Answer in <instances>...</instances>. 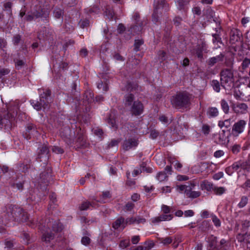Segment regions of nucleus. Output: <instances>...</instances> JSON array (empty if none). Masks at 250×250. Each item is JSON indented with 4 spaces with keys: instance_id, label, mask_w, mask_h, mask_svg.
<instances>
[{
    "instance_id": "1",
    "label": "nucleus",
    "mask_w": 250,
    "mask_h": 250,
    "mask_svg": "<svg viewBox=\"0 0 250 250\" xmlns=\"http://www.w3.org/2000/svg\"><path fill=\"white\" fill-rule=\"evenodd\" d=\"M19 109V102H11L7 107L8 113L7 115L0 119V127H4L5 129L10 128Z\"/></svg>"
},
{
    "instance_id": "2",
    "label": "nucleus",
    "mask_w": 250,
    "mask_h": 250,
    "mask_svg": "<svg viewBox=\"0 0 250 250\" xmlns=\"http://www.w3.org/2000/svg\"><path fill=\"white\" fill-rule=\"evenodd\" d=\"M192 98V95L188 92H181L172 97L171 102L173 106L176 108L187 107L190 104Z\"/></svg>"
},
{
    "instance_id": "3",
    "label": "nucleus",
    "mask_w": 250,
    "mask_h": 250,
    "mask_svg": "<svg viewBox=\"0 0 250 250\" xmlns=\"http://www.w3.org/2000/svg\"><path fill=\"white\" fill-rule=\"evenodd\" d=\"M64 131L65 132V134L63 132H61V134L62 137H63L67 139L65 141L68 145H71L72 144L75 143L77 144V146H81L84 145L85 140L83 136V133L81 128L77 130L78 132L77 136L76 137L75 140H73V141H71V138L72 136L70 134L71 132L70 128L68 127L65 128Z\"/></svg>"
},
{
    "instance_id": "4",
    "label": "nucleus",
    "mask_w": 250,
    "mask_h": 250,
    "mask_svg": "<svg viewBox=\"0 0 250 250\" xmlns=\"http://www.w3.org/2000/svg\"><path fill=\"white\" fill-rule=\"evenodd\" d=\"M222 86L226 89H229L233 85V73L230 68L222 70L220 73Z\"/></svg>"
},
{
    "instance_id": "5",
    "label": "nucleus",
    "mask_w": 250,
    "mask_h": 250,
    "mask_svg": "<svg viewBox=\"0 0 250 250\" xmlns=\"http://www.w3.org/2000/svg\"><path fill=\"white\" fill-rule=\"evenodd\" d=\"M51 95V91L46 89L43 93L40 94V102L36 101H31V104L33 107L37 110H40L42 107L46 108L47 107L48 104L51 101L50 96Z\"/></svg>"
},
{
    "instance_id": "6",
    "label": "nucleus",
    "mask_w": 250,
    "mask_h": 250,
    "mask_svg": "<svg viewBox=\"0 0 250 250\" xmlns=\"http://www.w3.org/2000/svg\"><path fill=\"white\" fill-rule=\"evenodd\" d=\"M154 9L152 14V20L154 22L158 21V13L163 12H166L169 10V6L167 4L165 0H157L154 1Z\"/></svg>"
},
{
    "instance_id": "7",
    "label": "nucleus",
    "mask_w": 250,
    "mask_h": 250,
    "mask_svg": "<svg viewBox=\"0 0 250 250\" xmlns=\"http://www.w3.org/2000/svg\"><path fill=\"white\" fill-rule=\"evenodd\" d=\"M16 210L13 208V211L11 215L15 220L21 222H26L28 219V216L26 212L21 208H15Z\"/></svg>"
},
{
    "instance_id": "8",
    "label": "nucleus",
    "mask_w": 250,
    "mask_h": 250,
    "mask_svg": "<svg viewBox=\"0 0 250 250\" xmlns=\"http://www.w3.org/2000/svg\"><path fill=\"white\" fill-rule=\"evenodd\" d=\"M246 124V121L243 120H240L236 122L232 128V134L235 136H238L239 134L243 133Z\"/></svg>"
},
{
    "instance_id": "9",
    "label": "nucleus",
    "mask_w": 250,
    "mask_h": 250,
    "mask_svg": "<svg viewBox=\"0 0 250 250\" xmlns=\"http://www.w3.org/2000/svg\"><path fill=\"white\" fill-rule=\"evenodd\" d=\"M239 93L235 92L234 96L241 100L250 101V87H245L238 90Z\"/></svg>"
},
{
    "instance_id": "10",
    "label": "nucleus",
    "mask_w": 250,
    "mask_h": 250,
    "mask_svg": "<svg viewBox=\"0 0 250 250\" xmlns=\"http://www.w3.org/2000/svg\"><path fill=\"white\" fill-rule=\"evenodd\" d=\"M129 109L132 115L139 116L143 113L144 106L141 102L136 101L133 103L132 106L129 108Z\"/></svg>"
},
{
    "instance_id": "11",
    "label": "nucleus",
    "mask_w": 250,
    "mask_h": 250,
    "mask_svg": "<svg viewBox=\"0 0 250 250\" xmlns=\"http://www.w3.org/2000/svg\"><path fill=\"white\" fill-rule=\"evenodd\" d=\"M138 143L137 140L135 138H128L125 139L123 144V148L127 151L132 148H135L138 146Z\"/></svg>"
},
{
    "instance_id": "12",
    "label": "nucleus",
    "mask_w": 250,
    "mask_h": 250,
    "mask_svg": "<svg viewBox=\"0 0 250 250\" xmlns=\"http://www.w3.org/2000/svg\"><path fill=\"white\" fill-rule=\"evenodd\" d=\"M207 247L210 250H217L218 245L217 237L213 235H210L206 238Z\"/></svg>"
},
{
    "instance_id": "13",
    "label": "nucleus",
    "mask_w": 250,
    "mask_h": 250,
    "mask_svg": "<svg viewBox=\"0 0 250 250\" xmlns=\"http://www.w3.org/2000/svg\"><path fill=\"white\" fill-rule=\"evenodd\" d=\"M173 218L172 214H162L157 217H153L151 219V223L153 224H157L162 221H169Z\"/></svg>"
},
{
    "instance_id": "14",
    "label": "nucleus",
    "mask_w": 250,
    "mask_h": 250,
    "mask_svg": "<svg viewBox=\"0 0 250 250\" xmlns=\"http://www.w3.org/2000/svg\"><path fill=\"white\" fill-rule=\"evenodd\" d=\"M91 207L92 208H96L97 207V204L96 202V199L94 198H92V201L91 202H89L88 201H83L81 204L79 205V209L80 211L86 210L90 208Z\"/></svg>"
},
{
    "instance_id": "15",
    "label": "nucleus",
    "mask_w": 250,
    "mask_h": 250,
    "mask_svg": "<svg viewBox=\"0 0 250 250\" xmlns=\"http://www.w3.org/2000/svg\"><path fill=\"white\" fill-rule=\"evenodd\" d=\"M38 131L36 130L35 126L31 124H29L27 126L26 132L23 134L24 137L26 139L31 138L32 135H36Z\"/></svg>"
},
{
    "instance_id": "16",
    "label": "nucleus",
    "mask_w": 250,
    "mask_h": 250,
    "mask_svg": "<svg viewBox=\"0 0 250 250\" xmlns=\"http://www.w3.org/2000/svg\"><path fill=\"white\" fill-rule=\"evenodd\" d=\"M195 186V184L193 182L190 183L189 189L186 191V196L190 198H196L200 196L201 193L198 191H192V189Z\"/></svg>"
},
{
    "instance_id": "17",
    "label": "nucleus",
    "mask_w": 250,
    "mask_h": 250,
    "mask_svg": "<svg viewBox=\"0 0 250 250\" xmlns=\"http://www.w3.org/2000/svg\"><path fill=\"white\" fill-rule=\"evenodd\" d=\"M248 106L244 103H239L232 106L234 112L237 114H244L247 112Z\"/></svg>"
},
{
    "instance_id": "18",
    "label": "nucleus",
    "mask_w": 250,
    "mask_h": 250,
    "mask_svg": "<svg viewBox=\"0 0 250 250\" xmlns=\"http://www.w3.org/2000/svg\"><path fill=\"white\" fill-rule=\"evenodd\" d=\"M206 48V43L203 42L201 44L198 45L194 49H193L192 53L195 54L197 56L198 58L201 60L203 58V52Z\"/></svg>"
},
{
    "instance_id": "19",
    "label": "nucleus",
    "mask_w": 250,
    "mask_h": 250,
    "mask_svg": "<svg viewBox=\"0 0 250 250\" xmlns=\"http://www.w3.org/2000/svg\"><path fill=\"white\" fill-rule=\"evenodd\" d=\"M136 101L134 100V96L132 94L128 93L125 96L124 103L126 108H130L133 103Z\"/></svg>"
},
{
    "instance_id": "20",
    "label": "nucleus",
    "mask_w": 250,
    "mask_h": 250,
    "mask_svg": "<svg viewBox=\"0 0 250 250\" xmlns=\"http://www.w3.org/2000/svg\"><path fill=\"white\" fill-rule=\"evenodd\" d=\"M14 62L17 69H20L25 64L24 56L23 55L21 56L20 53H18L17 56L14 58Z\"/></svg>"
},
{
    "instance_id": "21",
    "label": "nucleus",
    "mask_w": 250,
    "mask_h": 250,
    "mask_svg": "<svg viewBox=\"0 0 250 250\" xmlns=\"http://www.w3.org/2000/svg\"><path fill=\"white\" fill-rule=\"evenodd\" d=\"M224 58V55L222 53L220 54L215 57H213L209 58L208 61V64L210 66L214 65L215 63L218 62H222Z\"/></svg>"
},
{
    "instance_id": "22",
    "label": "nucleus",
    "mask_w": 250,
    "mask_h": 250,
    "mask_svg": "<svg viewBox=\"0 0 250 250\" xmlns=\"http://www.w3.org/2000/svg\"><path fill=\"white\" fill-rule=\"evenodd\" d=\"M126 226L125 220L123 217H119L112 224V227L115 229H124Z\"/></svg>"
},
{
    "instance_id": "23",
    "label": "nucleus",
    "mask_w": 250,
    "mask_h": 250,
    "mask_svg": "<svg viewBox=\"0 0 250 250\" xmlns=\"http://www.w3.org/2000/svg\"><path fill=\"white\" fill-rule=\"evenodd\" d=\"M49 148L46 145H43L41 148L39 152L38 157L39 158H44L45 161L47 160L49 158Z\"/></svg>"
},
{
    "instance_id": "24",
    "label": "nucleus",
    "mask_w": 250,
    "mask_h": 250,
    "mask_svg": "<svg viewBox=\"0 0 250 250\" xmlns=\"http://www.w3.org/2000/svg\"><path fill=\"white\" fill-rule=\"evenodd\" d=\"M50 221L48 222L47 227L49 228L52 225V230L55 232H59L62 231L63 229L62 225L59 221H55L54 224Z\"/></svg>"
},
{
    "instance_id": "25",
    "label": "nucleus",
    "mask_w": 250,
    "mask_h": 250,
    "mask_svg": "<svg viewBox=\"0 0 250 250\" xmlns=\"http://www.w3.org/2000/svg\"><path fill=\"white\" fill-rule=\"evenodd\" d=\"M213 185L210 182L207 180H204L201 183L200 187L202 190H206L208 191L212 190Z\"/></svg>"
},
{
    "instance_id": "26",
    "label": "nucleus",
    "mask_w": 250,
    "mask_h": 250,
    "mask_svg": "<svg viewBox=\"0 0 250 250\" xmlns=\"http://www.w3.org/2000/svg\"><path fill=\"white\" fill-rule=\"evenodd\" d=\"M229 246V242L225 239H222L218 243L217 250H227Z\"/></svg>"
},
{
    "instance_id": "27",
    "label": "nucleus",
    "mask_w": 250,
    "mask_h": 250,
    "mask_svg": "<svg viewBox=\"0 0 250 250\" xmlns=\"http://www.w3.org/2000/svg\"><path fill=\"white\" fill-rule=\"evenodd\" d=\"M230 167L234 170L237 171L240 167L244 169H247V167L246 166L245 162H242L241 161H238L234 163Z\"/></svg>"
},
{
    "instance_id": "28",
    "label": "nucleus",
    "mask_w": 250,
    "mask_h": 250,
    "mask_svg": "<svg viewBox=\"0 0 250 250\" xmlns=\"http://www.w3.org/2000/svg\"><path fill=\"white\" fill-rule=\"evenodd\" d=\"M219 114V111L216 107H209L207 111V115L210 118H213L217 116Z\"/></svg>"
},
{
    "instance_id": "29",
    "label": "nucleus",
    "mask_w": 250,
    "mask_h": 250,
    "mask_svg": "<svg viewBox=\"0 0 250 250\" xmlns=\"http://www.w3.org/2000/svg\"><path fill=\"white\" fill-rule=\"evenodd\" d=\"M168 161H169L170 163L172 164L175 168L178 170H180L182 167V165L178 161L176 160L175 158L169 157L168 158Z\"/></svg>"
},
{
    "instance_id": "30",
    "label": "nucleus",
    "mask_w": 250,
    "mask_h": 250,
    "mask_svg": "<svg viewBox=\"0 0 250 250\" xmlns=\"http://www.w3.org/2000/svg\"><path fill=\"white\" fill-rule=\"evenodd\" d=\"M42 15V10H38L36 12H33L32 13V15H28L26 16L25 19L26 21H32L34 18H39L41 17Z\"/></svg>"
},
{
    "instance_id": "31",
    "label": "nucleus",
    "mask_w": 250,
    "mask_h": 250,
    "mask_svg": "<svg viewBox=\"0 0 250 250\" xmlns=\"http://www.w3.org/2000/svg\"><path fill=\"white\" fill-rule=\"evenodd\" d=\"M250 65V59L245 58L242 61L241 66L239 67V70L241 72L244 71L248 68Z\"/></svg>"
},
{
    "instance_id": "32",
    "label": "nucleus",
    "mask_w": 250,
    "mask_h": 250,
    "mask_svg": "<svg viewBox=\"0 0 250 250\" xmlns=\"http://www.w3.org/2000/svg\"><path fill=\"white\" fill-rule=\"evenodd\" d=\"M111 197V194L109 191H105L103 192L102 198L100 200H96V202L104 203L105 202V200L110 198Z\"/></svg>"
},
{
    "instance_id": "33",
    "label": "nucleus",
    "mask_w": 250,
    "mask_h": 250,
    "mask_svg": "<svg viewBox=\"0 0 250 250\" xmlns=\"http://www.w3.org/2000/svg\"><path fill=\"white\" fill-rule=\"evenodd\" d=\"M226 188L224 187H213L212 191L217 195H221L226 192Z\"/></svg>"
},
{
    "instance_id": "34",
    "label": "nucleus",
    "mask_w": 250,
    "mask_h": 250,
    "mask_svg": "<svg viewBox=\"0 0 250 250\" xmlns=\"http://www.w3.org/2000/svg\"><path fill=\"white\" fill-rule=\"evenodd\" d=\"M189 186L190 185H177L176 186V190L180 193L184 192L186 194V191L189 189Z\"/></svg>"
},
{
    "instance_id": "35",
    "label": "nucleus",
    "mask_w": 250,
    "mask_h": 250,
    "mask_svg": "<svg viewBox=\"0 0 250 250\" xmlns=\"http://www.w3.org/2000/svg\"><path fill=\"white\" fill-rule=\"evenodd\" d=\"M54 238V235L52 233H44L42 235V241L48 242L51 240H52Z\"/></svg>"
},
{
    "instance_id": "36",
    "label": "nucleus",
    "mask_w": 250,
    "mask_h": 250,
    "mask_svg": "<svg viewBox=\"0 0 250 250\" xmlns=\"http://www.w3.org/2000/svg\"><path fill=\"white\" fill-rule=\"evenodd\" d=\"M221 106L225 113L227 114L229 113V107L228 103L225 100H221Z\"/></svg>"
},
{
    "instance_id": "37",
    "label": "nucleus",
    "mask_w": 250,
    "mask_h": 250,
    "mask_svg": "<svg viewBox=\"0 0 250 250\" xmlns=\"http://www.w3.org/2000/svg\"><path fill=\"white\" fill-rule=\"evenodd\" d=\"M167 176L165 171L159 172L156 175V179L160 182H162L167 179Z\"/></svg>"
},
{
    "instance_id": "38",
    "label": "nucleus",
    "mask_w": 250,
    "mask_h": 250,
    "mask_svg": "<svg viewBox=\"0 0 250 250\" xmlns=\"http://www.w3.org/2000/svg\"><path fill=\"white\" fill-rule=\"evenodd\" d=\"M97 87L99 89H102L104 91H107L108 89V84L106 83H104L102 81H100L97 83Z\"/></svg>"
},
{
    "instance_id": "39",
    "label": "nucleus",
    "mask_w": 250,
    "mask_h": 250,
    "mask_svg": "<svg viewBox=\"0 0 250 250\" xmlns=\"http://www.w3.org/2000/svg\"><path fill=\"white\" fill-rule=\"evenodd\" d=\"M230 119H227L224 121H219L218 122V125L220 128L225 127L227 128L230 126Z\"/></svg>"
},
{
    "instance_id": "40",
    "label": "nucleus",
    "mask_w": 250,
    "mask_h": 250,
    "mask_svg": "<svg viewBox=\"0 0 250 250\" xmlns=\"http://www.w3.org/2000/svg\"><path fill=\"white\" fill-rule=\"evenodd\" d=\"M248 198L247 196H243L241 198V201L238 204L239 208H243L248 204Z\"/></svg>"
},
{
    "instance_id": "41",
    "label": "nucleus",
    "mask_w": 250,
    "mask_h": 250,
    "mask_svg": "<svg viewBox=\"0 0 250 250\" xmlns=\"http://www.w3.org/2000/svg\"><path fill=\"white\" fill-rule=\"evenodd\" d=\"M159 241L164 245H167L172 243V239L170 237L159 238Z\"/></svg>"
},
{
    "instance_id": "42",
    "label": "nucleus",
    "mask_w": 250,
    "mask_h": 250,
    "mask_svg": "<svg viewBox=\"0 0 250 250\" xmlns=\"http://www.w3.org/2000/svg\"><path fill=\"white\" fill-rule=\"evenodd\" d=\"M108 124L111 125L112 127L117 128L116 125V121L114 117L112 114H110L107 119Z\"/></svg>"
},
{
    "instance_id": "43",
    "label": "nucleus",
    "mask_w": 250,
    "mask_h": 250,
    "mask_svg": "<svg viewBox=\"0 0 250 250\" xmlns=\"http://www.w3.org/2000/svg\"><path fill=\"white\" fill-rule=\"evenodd\" d=\"M63 14L62 10L60 8H56L54 11V16L56 19H60Z\"/></svg>"
},
{
    "instance_id": "44",
    "label": "nucleus",
    "mask_w": 250,
    "mask_h": 250,
    "mask_svg": "<svg viewBox=\"0 0 250 250\" xmlns=\"http://www.w3.org/2000/svg\"><path fill=\"white\" fill-rule=\"evenodd\" d=\"M130 245V240L129 239L122 240L120 241L119 246L122 249H125Z\"/></svg>"
},
{
    "instance_id": "45",
    "label": "nucleus",
    "mask_w": 250,
    "mask_h": 250,
    "mask_svg": "<svg viewBox=\"0 0 250 250\" xmlns=\"http://www.w3.org/2000/svg\"><path fill=\"white\" fill-rule=\"evenodd\" d=\"M211 217L214 226L216 227H220L221 223L220 219L215 215H211Z\"/></svg>"
},
{
    "instance_id": "46",
    "label": "nucleus",
    "mask_w": 250,
    "mask_h": 250,
    "mask_svg": "<svg viewBox=\"0 0 250 250\" xmlns=\"http://www.w3.org/2000/svg\"><path fill=\"white\" fill-rule=\"evenodd\" d=\"M12 6V3L10 2H6L4 5V10L7 11V14L9 15V17H11L12 13V10L11 9Z\"/></svg>"
},
{
    "instance_id": "47",
    "label": "nucleus",
    "mask_w": 250,
    "mask_h": 250,
    "mask_svg": "<svg viewBox=\"0 0 250 250\" xmlns=\"http://www.w3.org/2000/svg\"><path fill=\"white\" fill-rule=\"evenodd\" d=\"M211 85L213 89L217 92H219L220 90V85L219 83L217 80H213L211 82Z\"/></svg>"
},
{
    "instance_id": "48",
    "label": "nucleus",
    "mask_w": 250,
    "mask_h": 250,
    "mask_svg": "<svg viewBox=\"0 0 250 250\" xmlns=\"http://www.w3.org/2000/svg\"><path fill=\"white\" fill-rule=\"evenodd\" d=\"M248 236H250V234L248 233H246L245 234H239L237 236V239L239 242H242L245 240L247 241V237Z\"/></svg>"
},
{
    "instance_id": "49",
    "label": "nucleus",
    "mask_w": 250,
    "mask_h": 250,
    "mask_svg": "<svg viewBox=\"0 0 250 250\" xmlns=\"http://www.w3.org/2000/svg\"><path fill=\"white\" fill-rule=\"evenodd\" d=\"M134 207H135V205L134 203L129 202L125 204V207L124 208V209L125 211H131L133 209Z\"/></svg>"
},
{
    "instance_id": "50",
    "label": "nucleus",
    "mask_w": 250,
    "mask_h": 250,
    "mask_svg": "<svg viewBox=\"0 0 250 250\" xmlns=\"http://www.w3.org/2000/svg\"><path fill=\"white\" fill-rule=\"evenodd\" d=\"M141 167L142 171H146L147 173H150L152 172V168L150 167H147L145 163H143L141 165Z\"/></svg>"
},
{
    "instance_id": "51",
    "label": "nucleus",
    "mask_w": 250,
    "mask_h": 250,
    "mask_svg": "<svg viewBox=\"0 0 250 250\" xmlns=\"http://www.w3.org/2000/svg\"><path fill=\"white\" fill-rule=\"evenodd\" d=\"M125 224L126 226L136 224V218L134 217H131L127 218L125 219Z\"/></svg>"
},
{
    "instance_id": "52",
    "label": "nucleus",
    "mask_w": 250,
    "mask_h": 250,
    "mask_svg": "<svg viewBox=\"0 0 250 250\" xmlns=\"http://www.w3.org/2000/svg\"><path fill=\"white\" fill-rule=\"evenodd\" d=\"M202 131L205 135H208L210 132V126L206 124L203 125L202 127Z\"/></svg>"
},
{
    "instance_id": "53",
    "label": "nucleus",
    "mask_w": 250,
    "mask_h": 250,
    "mask_svg": "<svg viewBox=\"0 0 250 250\" xmlns=\"http://www.w3.org/2000/svg\"><path fill=\"white\" fill-rule=\"evenodd\" d=\"M52 150L53 152L57 153V154H62L64 152L63 149H62L60 147L57 146H53L52 147Z\"/></svg>"
},
{
    "instance_id": "54",
    "label": "nucleus",
    "mask_w": 250,
    "mask_h": 250,
    "mask_svg": "<svg viewBox=\"0 0 250 250\" xmlns=\"http://www.w3.org/2000/svg\"><path fill=\"white\" fill-rule=\"evenodd\" d=\"M143 43V42L140 40H136L134 43V49L136 51H138L140 46Z\"/></svg>"
},
{
    "instance_id": "55",
    "label": "nucleus",
    "mask_w": 250,
    "mask_h": 250,
    "mask_svg": "<svg viewBox=\"0 0 250 250\" xmlns=\"http://www.w3.org/2000/svg\"><path fill=\"white\" fill-rule=\"evenodd\" d=\"M161 209L164 214H168L171 212V208L169 206L163 205L162 206Z\"/></svg>"
},
{
    "instance_id": "56",
    "label": "nucleus",
    "mask_w": 250,
    "mask_h": 250,
    "mask_svg": "<svg viewBox=\"0 0 250 250\" xmlns=\"http://www.w3.org/2000/svg\"><path fill=\"white\" fill-rule=\"evenodd\" d=\"M80 26L84 28L87 26H88L89 24V21L88 20L85 19L83 20H81L80 22Z\"/></svg>"
},
{
    "instance_id": "57",
    "label": "nucleus",
    "mask_w": 250,
    "mask_h": 250,
    "mask_svg": "<svg viewBox=\"0 0 250 250\" xmlns=\"http://www.w3.org/2000/svg\"><path fill=\"white\" fill-rule=\"evenodd\" d=\"M240 148H241V146L240 145H234L232 147V148H231L232 152L234 154H237L240 151Z\"/></svg>"
},
{
    "instance_id": "58",
    "label": "nucleus",
    "mask_w": 250,
    "mask_h": 250,
    "mask_svg": "<svg viewBox=\"0 0 250 250\" xmlns=\"http://www.w3.org/2000/svg\"><path fill=\"white\" fill-rule=\"evenodd\" d=\"M224 176V173L223 172H218L214 174L213 176V179L215 180H218L221 178H222Z\"/></svg>"
},
{
    "instance_id": "59",
    "label": "nucleus",
    "mask_w": 250,
    "mask_h": 250,
    "mask_svg": "<svg viewBox=\"0 0 250 250\" xmlns=\"http://www.w3.org/2000/svg\"><path fill=\"white\" fill-rule=\"evenodd\" d=\"M135 218L137 224H139L141 223L144 224L146 222V219L140 216H137L135 217Z\"/></svg>"
},
{
    "instance_id": "60",
    "label": "nucleus",
    "mask_w": 250,
    "mask_h": 250,
    "mask_svg": "<svg viewBox=\"0 0 250 250\" xmlns=\"http://www.w3.org/2000/svg\"><path fill=\"white\" fill-rule=\"evenodd\" d=\"M86 98L87 99L88 102H91L93 100V94L90 91H87L85 93Z\"/></svg>"
},
{
    "instance_id": "61",
    "label": "nucleus",
    "mask_w": 250,
    "mask_h": 250,
    "mask_svg": "<svg viewBox=\"0 0 250 250\" xmlns=\"http://www.w3.org/2000/svg\"><path fill=\"white\" fill-rule=\"evenodd\" d=\"M90 242V238L87 236L83 237L81 240L82 243L83 245H85V246L89 244Z\"/></svg>"
},
{
    "instance_id": "62",
    "label": "nucleus",
    "mask_w": 250,
    "mask_h": 250,
    "mask_svg": "<svg viewBox=\"0 0 250 250\" xmlns=\"http://www.w3.org/2000/svg\"><path fill=\"white\" fill-rule=\"evenodd\" d=\"M159 119V120L164 124H167L169 122L168 118L164 115L160 116Z\"/></svg>"
},
{
    "instance_id": "63",
    "label": "nucleus",
    "mask_w": 250,
    "mask_h": 250,
    "mask_svg": "<svg viewBox=\"0 0 250 250\" xmlns=\"http://www.w3.org/2000/svg\"><path fill=\"white\" fill-rule=\"evenodd\" d=\"M140 240V236H139V235L133 236L131 238V242L133 244H137L138 243Z\"/></svg>"
},
{
    "instance_id": "64",
    "label": "nucleus",
    "mask_w": 250,
    "mask_h": 250,
    "mask_svg": "<svg viewBox=\"0 0 250 250\" xmlns=\"http://www.w3.org/2000/svg\"><path fill=\"white\" fill-rule=\"evenodd\" d=\"M188 179V177L186 175H178L177 176V180L179 181H187Z\"/></svg>"
}]
</instances>
